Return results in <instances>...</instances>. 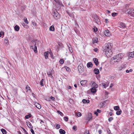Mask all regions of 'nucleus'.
I'll use <instances>...</instances> for the list:
<instances>
[{"label": "nucleus", "instance_id": "5701e85b", "mask_svg": "<svg viewBox=\"0 0 134 134\" xmlns=\"http://www.w3.org/2000/svg\"><path fill=\"white\" fill-rule=\"evenodd\" d=\"M92 85L93 86V87L94 88H97L98 87V85L97 84L96 82H93L92 84Z\"/></svg>", "mask_w": 134, "mask_h": 134}, {"label": "nucleus", "instance_id": "cd10ccee", "mask_svg": "<svg viewBox=\"0 0 134 134\" xmlns=\"http://www.w3.org/2000/svg\"><path fill=\"white\" fill-rule=\"evenodd\" d=\"M1 131L3 134H7L6 131L4 129H2Z\"/></svg>", "mask_w": 134, "mask_h": 134}, {"label": "nucleus", "instance_id": "f257e3e1", "mask_svg": "<svg viewBox=\"0 0 134 134\" xmlns=\"http://www.w3.org/2000/svg\"><path fill=\"white\" fill-rule=\"evenodd\" d=\"M112 48L111 44L109 43L105 44L104 46L103 47V51L107 57H111L112 54L111 50Z\"/></svg>", "mask_w": 134, "mask_h": 134}, {"label": "nucleus", "instance_id": "39448f33", "mask_svg": "<svg viewBox=\"0 0 134 134\" xmlns=\"http://www.w3.org/2000/svg\"><path fill=\"white\" fill-rule=\"evenodd\" d=\"M94 21L98 24H99L100 19H99L97 15L96 14L93 15L92 16Z\"/></svg>", "mask_w": 134, "mask_h": 134}, {"label": "nucleus", "instance_id": "3c124183", "mask_svg": "<svg viewBox=\"0 0 134 134\" xmlns=\"http://www.w3.org/2000/svg\"><path fill=\"white\" fill-rule=\"evenodd\" d=\"M113 119V118L112 117H111L109 118L108 119V121H111Z\"/></svg>", "mask_w": 134, "mask_h": 134}, {"label": "nucleus", "instance_id": "7c9ffc66", "mask_svg": "<svg viewBox=\"0 0 134 134\" xmlns=\"http://www.w3.org/2000/svg\"><path fill=\"white\" fill-rule=\"evenodd\" d=\"M57 113L59 114H60V115L61 116H64V114H63V113L62 112H61V111H60L59 110H58L57 111Z\"/></svg>", "mask_w": 134, "mask_h": 134}, {"label": "nucleus", "instance_id": "a18cd8bd", "mask_svg": "<svg viewBox=\"0 0 134 134\" xmlns=\"http://www.w3.org/2000/svg\"><path fill=\"white\" fill-rule=\"evenodd\" d=\"M21 9L22 11H23L24 9H25V7L24 6H22L21 8Z\"/></svg>", "mask_w": 134, "mask_h": 134}, {"label": "nucleus", "instance_id": "1a4fd4ad", "mask_svg": "<svg viewBox=\"0 0 134 134\" xmlns=\"http://www.w3.org/2000/svg\"><path fill=\"white\" fill-rule=\"evenodd\" d=\"M118 25V26L120 28H124L126 27L125 24L121 22L119 23Z\"/></svg>", "mask_w": 134, "mask_h": 134}, {"label": "nucleus", "instance_id": "c756f323", "mask_svg": "<svg viewBox=\"0 0 134 134\" xmlns=\"http://www.w3.org/2000/svg\"><path fill=\"white\" fill-rule=\"evenodd\" d=\"M98 42V39L97 38L96 39H95L94 40L93 39V43H97Z\"/></svg>", "mask_w": 134, "mask_h": 134}, {"label": "nucleus", "instance_id": "6ab92c4d", "mask_svg": "<svg viewBox=\"0 0 134 134\" xmlns=\"http://www.w3.org/2000/svg\"><path fill=\"white\" fill-rule=\"evenodd\" d=\"M129 57H131L133 58L134 57V51L132 52H130L129 53Z\"/></svg>", "mask_w": 134, "mask_h": 134}, {"label": "nucleus", "instance_id": "ea45409f", "mask_svg": "<svg viewBox=\"0 0 134 134\" xmlns=\"http://www.w3.org/2000/svg\"><path fill=\"white\" fill-rule=\"evenodd\" d=\"M58 45L59 47L61 48H62L63 47V44L60 43H58Z\"/></svg>", "mask_w": 134, "mask_h": 134}, {"label": "nucleus", "instance_id": "8fccbe9b", "mask_svg": "<svg viewBox=\"0 0 134 134\" xmlns=\"http://www.w3.org/2000/svg\"><path fill=\"white\" fill-rule=\"evenodd\" d=\"M89 132L88 131L86 130L85 131L84 134H89Z\"/></svg>", "mask_w": 134, "mask_h": 134}, {"label": "nucleus", "instance_id": "4be33fe9", "mask_svg": "<svg viewBox=\"0 0 134 134\" xmlns=\"http://www.w3.org/2000/svg\"><path fill=\"white\" fill-rule=\"evenodd\" d=\"M82 102L84 103H88L90 102V100H86L85 99H83Z\"/></svg>", "mask_w": 134, "mask_h": 134}, {"label": "nucleus", "instance_id": "a878e982", "mask_svg": "<svg viewBox=\"0 0 134 134\" xmlns=\"http://www.w3.org/2000/svg\"><path fill=\"white\" fill-rule=\"evenodd\" d=\"M32 116V115L30 114H29V115H26L25 116V118L26 119H28L29 118L31 117Z\"/></svg>", "mask_w": 134, "mask_h": 134}, {"label": "nucleus", "instance_id": "603ef678", "mask_svg": "<svg viewBox=\"0 0 134 134\" xmlns=\"http://www.w3.org/2000/svg\"><path fill=\"white\" fill-rule=\"evenodd\" d=\"M65 68H66V71H69L70 70V69L68 67H67L66 66L65 67Z\"/></svg>", "mask_w": 134, "mask_h": 134}, {"label": "nucleus", "instance_id": "0eeeda50", "mask_svg": "<svg viewBox=\"0 0 134 134\" xmlns=\"http://www.w3.org/2000/svg\"><path fill=\"white\" fill-rule=\"evenodd\" d=\"M53 15L54 18L55 19H57L60 18L59 14L57 11L53 12Z\"/></svg>", "mask_w": 134, "mask_h": 134}, {"label": "nucleus", "instance_id": "aec40b11", "mask_svg": "<svg viewBox=\"0 0 134 134\" xmlns=\"http://www.w3.org/2000/svg\"><path fill=\"white\" fill-rule=\"evenodd\" d=\"M15 30L17 31H18L20 29L19 27L17 25H16L14 27Z\"/></svg>", "mask_w": 134, "mask_h": 134}, {"label": "nucleus", "instance_id": "4d7b16f0", "mask_svg": "<svg viewBox=\"0 0 134 134\" xmlns=\"http://www.w3.org/2000/svg\"><path fill=\"white\" fill-rule=\"evenodd\" d=\"M93 30L94 31V32L97 31V28H96V29L95 28H93Z\"/></svg>", "mask_w": 134, "mask_h": 134}, {"label": "nucleus", "instance_id": "ddd939ff", "mask_svg": "<svg viewBox=\"0 0 134 134\" xmlns=\"http://www.w3.org/2000/svg\"><path fill=\"white\" fill-rule=\"evenodd\" d=\"M93 60L96 65L98 66L99 64L98 59L97 58H94L93 59Z\"/></svg>", "mask_w": 134, "mask_h": 134}, {"label": "nucleus", "instance_id": "6e6d98bb", "mask_svg": "<svg viewBox=\"0 0 134 134\" xmlns=\"http://www.w3.org/2000/svg\"><path fill=\"white\" fill-rule=\"evenodd\" d=\"M0 34L1 35H2L4 34V32L3 31H1L0 32Z\"/></svg>", "mask_w": 134, "mask_h": 134}, {"label": "nucleus", "instance_id": "6e6552de", "mask_svg": "<svg viewBox=\"0 0 134 134\" xmlns=\"http://www.w3.org/2000/svg\"><path fill=\"white\" fill-rule=\"evenodd\" d=\"M129 132V129L127 128L124 129L121 132V134H128Z\"/></svg>", "mask_w": 134, "mask_h": 134}, {"label": "nucleus", "instance_id": "2eb2a0df", "mask_svg": "<svg viewBox=\"0 0 134 134\" xmlns=\"http://www.w3.org/2000/svg\"><path fill=\"white\" fill-rule=\"evenodd\" d=\"M35 106L39 109H40L41 108V105L38 103L36 102L35 104Z\"/></svg>", "mask_w": 134, "mask_h": 134}, {"label": "nucleus", "instance_id": "bb28decb", "mask_svg": "<svg viewBox=\"0 0 134 134\" xmlns=\"http://www.w3.org/2000/svg\"><path fill=\"white\" fill-rule=\"evenodd\" d=\"M91 91L92 93H95L96 92V89L95 88L93 87L91 89Z\"/></svg>", "mask_w": 134, "mask_h": 134}, {"label": "nucleus", "instance_id": "393cba45", "mask_svg": "<svg viewBox=\"0 0 134 134\" xmlns=\"http://www.w3.org/2000/svg\"><path fill=\"white\" fill-rule=\"evenodd\" d=\"M121 110L120 109H119V110H118L116 112V114L118 115H119L121 114Z\"/></svg>", "mask_w": 134, "mask_h": 134}, {"label": "nucleus", "instance_id": "dca6fc26", "mask_svg": "<svg viewBox=\"0 0 134 134\" xmlns=\"http://www.w3.org/2000/svg\"><path fill=\"white\" fill-rule=\"evenodd\" d=\"M49 53L48 52H45L44 53V55L46 59H47L48 58V55Z\"/></svg>", "mask_w": 134, "mask_h": 134}, {"label": "nucleus", "instance_id": "0e129e2a", "mask_svg": "<svg viewBox=\"0 0 134 134\" xmlns=\"http://www.w3.org/2000/svg\"><path fill=\"white\" fill-rule=\"evenodd\" d=\"M107 101V100H106L105 101H104L102 103V105H104V103L106 102V101Z\"/></svg>", "mask_w": 134, "mask_h": 134}, {"label": "nucleus", "instance_id": "37998d69", "mask_svg": "<svg viewBox=\"0 0 134 134\" xmlns=\"http://www.w3.org/2000/svg\"><path fill=\"white\" fill-rule=\"evenodd\" d=\"M58 4L64 7V5H63V4L60 1L59 3H58Z\"/></svg>", "mask_w": 134, "mask_h": 134}, {"label": "nucleus", "instance_id": "412c9836", "mask_svg": "<svg viewBox=\"0 0 134 134\" xmlns=\"http://www.w3.org/2000/svg\"><path fill=\"white\" fill-rule=\"evenodd\" d=\"M93 64L91 62H88L87 64V66L88 68L92 67Z\"/></svg>", "mask_w": 134, "mask_h": 134}, {"label": "nucleus", "instance_id": "bf43d9fd", "mask_svg": "<svg viewBox=\"0 0 134 134\" xmlns=\"http://www.w3.org/2000/svg\"><path fill=\"white\" fill-rule=\"evenodd\" d=\"M54 0L56 3H58L60 1V0Z\"/></svg>", "mask_w": 134, "mask_h": 134}, {"label": "nucleus", "instance_id": "052dcab7", "mask_svg": "<svg viewBox=\"0 0 134 134\" xmlns=\"http://www.w3.org/2000/svg\"><path fill=\"white\" fill-rule=\"evenodd\" d=\"M98 50V49L97 48H95L94 49V51L96 52H97Z\"/></svg>", "mask_w": 134, "mask_h": 134}, {"label": "nucleus", "instance_id": "f03ea898", "mask_svg": "<svg viewBox=\"0 0 134 134\" xmlns=\"http://www.w3.org/2000/svg\"><path fill=\"white\" fill-rule=\"evenodd\" d=\"M37 41V40H32L31 41V43H32V45L30 46L31 48L33 49L34 52L36 53L37 52V47L36 46L37 43L36 41Z\"/></svg>", "mask_w": 134, "mask_h": 134}, {"label": "nucleus", "instance_id": "c9c22d12", "mask_svg": "<svg viewBox=\"0 0 134 134\" xmlns=\"http://www.w3.org/2000/svg\"><path fill=\"white\" fill-rule=\"evenodd\" d=\"M118 14L117 13H113L112 14V15L113 17H115Z\"/></svg>", "mask_w": 134, "mask_h": 134}, {"label": "nucleus", "instance_id": "09e8293b", "mask_svg": "<svg viewBox=\"0 0 134 134\" xmlns=\"http://www.w3.org/2000/svg\"><path fill=\"white\" fill-rule=\"evenodd\" d=\"M114 60V63L116 62H118L120 61L119 60H118V59H115L113 60H113Z\"/></svg>", "mask_w": 134, "mask_h": 134}, {"label": "nucleus", "instance_id": "a19ab883", "mask_svg": "<svg viewBox=\"0 0 134 134\" xmlns=\"http://www.w3.org/2000/svg\"><path fill=\"white\" fill-rule=\"evenodd\" d=\"M50 57L52 58H53V59L54 58V57H53V54L52 52L50 53Z\"/></svg>", "mask_w": 134, "mask_h": 134}, {"label": "nucleus", "instance_id": "4468645a", "mask_svg": "<svg viewBox=\"0 0 134 134\" xmlns=\"http://www.w3.org/2000/svg\"><path fill=\"white\" fill-rule=\"evenodd\" d=\"M87 82V81L86 80H82L80 81V83L82 86H85Z\"/></svg>", "mask_w": 134, "mask_h": 134}, {"label": "nucleus", "instance_id": "f3484780", "mask_svg": "<svg viewBox=\"0 0 134 134\" xmlns=\"http://www.w3.org/2000/svg\"><path fill=\"white\" fill-rule=\"evenodd\" d=\"M94 72L97 75L99 73V71L98 69L95 68L94 70Z\"/></svg>", "mask_w": 134, "mask_h": 134}, {"label": "nucleus", "instance_id": "2f4dec72", "mask_svg": "<svg viewBox=\"0 0 134 134\" xmlns=\"http://www.w3.org/2000/svg\"><path fill=\"white\" fill-rule=\"evenodd\" d=\"M8 38L7 37H6L5 38V39H4V42H5L6 43H8Z\"/></svg>", "mask_w": 134, "mask_h": 134}, {"label": "nucleus", "instance_id": "473e14b6", "mask_svg": "<svg viewBox=\"0 0 134 134\" xmlns=\"http://www.w3.org/2000/svg\"><path fill=\"white\" fill-rule=\"evenodd\" d=\"M106 131H107V134H110L111 133L110 131L108 128H107Z\"/></svg>", "mask_w": 134, "mask_h": 134}, {"label": "nucleus", "instance_id": "f8f14e48", "mask_svg": "<svg viewBox=\"0 0 134 134\" xmlns=\"http://www.w3.org/2000/svg\"><path fill=\"white\" fill-rule=\"evenodd\" d=\"M104 35L106 36H110L111 35L109 31L108 30H107L105 31H104Z\"/></svg>", "mask_w": 134, "mask_h": 134}, {"label": "nucleus", "instance_id": "b1692460", "mask_svg": "<svg viewBox=\"0 0 134 134\" xmlns=\"http://www.w3.org/2000/svg\"><path fill=\"white\" fill-rule=\"evenodd\" d=\"M54 27L53 26H51L49 27V30L51 31H54Z\"/></svg>", "mask_w": 134, "mask_h": 134}, {"label": "nucleus", "instance_id": "9d476101", "mask_svg": "<svg viewBox=\"0 0 134 134\" xmlns=\"http://www.w3.org/2000/svg\"><path fill=\"white\" fill-rule=\"evenodd\" d=\"M87 120H88V121H90L92 120V115L91 113H89L88 114V115L87 117Z\"/></svg>", "mask_w": 134, "mask_h": 134}, {"label": "nucleus", "instance_id": "e433bc0d", "mask_svg": "<svg viewBox=\"0 0 134 134\" xmlns=\"http://www.w3.org/2000/svg\"><path fill=\"white\" fill-rule=\"evenodd\" d=\"M24 22L27 24H28L29 23L28 21L27 20V19L26 18H24Z\"/></svg>", "mask_w": 134, "mask_h": 134}, {"label": "nucleus", "instance_id": "de8ad7c7", "mask_svg": "<svg viewBox=\"0 0 134 134\" xmlns=\"http://www.w3.org/2000/svg\"><path fill=\"white\" fill-rule=\"evenodd\" d=\"M72 128L74 131H76L77 130V126H73Z\"/></svg>", "mask_w": 134, "mask_h": 134}, {"label": "nucleus", "instance_id": "79ce46f5", "mask_svg": "<svg viewBox=\"0 0 134 134\" xmlns=\"http://www.w3.org/2000/svg\"><path fill=\"white\" fill-rule=\"evenodd\" d=\"M64 119L66 121H67L68 120V118L67 117L65 116L64 117Z\"/></svg>", "mask_w": 134, "mask_h": 134}, {"label": "nucleus", "instance_id": "338daca9", "mask_svg": "<svg viewBox=\"0 0 134 134\" xmlns=\"http://www.w3.org/2000/svg\"><path fill=\"white\" fill-rule=\"evenodd\" d=\"M94 114H95L97 116L98 115V113L97 111H95L94 112Z\"/></svg>", "mask_w": 134, "mask_h": 134}, {"label": "nucleus", "instance_id": "5fc2aeb1", "mask_svg": "<svg viewBox=\"0 0 134 134\" xmlns=\"http://www.w3.org/2000/svg\"><path fill=\"white\" fill-rule=\"evenodd\" d=\"M102 85L105 88H106L107 87V86H106V85L104 83H102Z\"/></svg>", "mask_w": 134, "mask_h": 134}, {"label": "nucleus", "instance_id": "423d86ee", "mask_svg": "<svg viewBox=\"0 0 134 134\" xmlns=\"http://www.w3.org/2000/svg\"><path fill=\"white\" fill-rule=\"evenodd\" d=\"M78 69L79 72L81 73H82L84 71V68L82 65H79L77 67Z\"/></svg>", "mask_w": 134, "mask_h": 134}, {"label": "nucleus", "instance_id": "20e7f679", "mask_svg": "<svg viewBox=\"0 0 134 134\" xmlns=\"http://www.w3.org/2000/svg\"><path fill=\"white\" fill-rule=\"evenodd\" d=\"M123 56V55L122 54H119L116 55V56H115V57H114L112 58H111V60H113H113H114L116 59H118V60L120 61L122 58Z\"/></svg>", "mask_w": 134, "mask_h": 134}, {"label": "nucleus", "instance_id": "72a5a7b5", "mask_svg": "<svg viewBox=\"0 0 134 134\" xmlns=\"http://www.w3.org/2000/svg\"><path fill=\"white\" fill-rule=\"evenodd\" d=\"M71 17H73V14H72V13H70L69 12H66Z\"/></svg>", "mask_w": 134, "mask_h": 134}, {"label": "nucleus", "instance_id": "c85d7f7f", "mask_svg": "<svg viewBox=\"0 0 134 134\" xmlns=\"http://www.w3.org/2000/svg\"><path fill=\"white\" fill-rule=\"evenodd\" d=\"M119 107L118 106H115L114 108V109L116 110H119Z\"/></svg>", "mask_w": 134, "mask_h": 134}, {"label": "nucleus", "instance_id": "680f3d73", "mask_svg": "<svg viewBox=\"0 0 134 134\" xmlns=\"http://www.w3.org/2000/svg\"><path fill=\"white\" fill-rule=\"evenodd\" d=\"M51 98L52 100H54L55 99V98L52 96L51 97Z\"/></svg>", "mask_w": 134, "mask_h": 134}, {"label": "nucleus", "instance_id": "69168bd1", "mask_svg": "<svg viewBox=\"0 0 134 134\" xmlns=\"http://www.w3.org/2000/svg\"><path fill=\"white\" fill-rule=\"evenodd\" d=\"M26 123H27V126H28V124H29V125H30H30H31V123L29 122H27Z\"/></svg>", "mask_w": 134, "mask_h": 134}, {"label": "nucleus", "instance_id": "4c0bfd02", "mask_svg": "<svg viewBox=\"0 0 134 134\" xmlns=\"http://www.w3.org/2000/svg\"><path fill=\"white\" fill-rule=\"evenodd\" d=\"M59 63L61 64H63L64 63V61L63 59H60L59 60Z\"/></svg>", "mask_w": 134, "mask_h": 134}, {"label": "nucleus", "instance_id": "e2e57ef3", "mask_svg": "<svg viewBox=\"0 0 134 134\" xmlns=\"http://www.w3.org/2000/svg\"><path fill=\"white\" fill-rule=\"evenodd\" d=\"M97 113L98 112L99 113H100L101 112V111L100 110H99L98 109H97Z\"/></svg>", "mask_w": 134, "mask_h": 134}, {"label": "nucleus", "instance_id": "9b49d317", "mask_svg": "<svg viewBox=\"0 0 134 134\" xmlns=\"http://www.w3.org/2000/svg\"><path fill=\"white\" fill-rule=\"evenodd\" d=\"M52 70L53 69H52V70H51L50 71H49L47 72V74L48 76L51 78L53 77V76L52 75V74L53 73V72Z\"/></svg>", "mask_w": 134, "mask_h": 134}, {"label": "nucleus", "instance_id": "774afa93", "mask_svg": "<svg viewBox=\"0 0 134 134\" xmlns=\"http://www.w3.org/2000/svg\"><path fill=\"white\" fill-rule=\"evenodd\" d=\"M98 132L99 134H101L102 133V131L101 130H99L98 131Z\"/></svg>", "mask_w": 134, "mask_h": 134}, {"label": "nucleus", "instance_id": "864d4df0", "mask_svg": "<svg viewBox=\"0 0 134 134\" xmlns=\"http://www.w3.org/2000/svg\"><path fill=\"white\" fill-rule=\"evenodd\" d=\"M30 130L31 132L32 133V134H35L34 131V130H33V129H31Z\"/></svg>", "mask_w": 134, "mask_h": 134}, {"label": "nucleus", "instance_id": "a211bd4d", "mask_svg": "<svg viewBox=\"0 0 134 134\" xmlns=\"http://www.w3.org/2000/svg\"><path fill=\"white\" fill-rule=\"evenodd\" d=\"M59 132L60 134H65V131L62 129L59 130Z\"/></svg>", "mask_w": 134, "mask_h": 134}, {"label": "nucleus", "instance_id": "c03bdc74", "mask_svg": "<svg viewBox=\"0 0 134 134\" xmlns=\"http://www.w3.org/2000/svg\"><path fill=\"white\" fill-rule=\"evenodd\" d=\"M81 115V114L80 112H79L77 114V116H80Z\"/></svg>", "mask_w": 134, "mask_h": 134}, {"label": "nucleus", "instance_id": "58836bf2", "mask_svg": "<svg viewBox=\"0 0 134 134\" xmlns=\"http://www.w3.org/2000/svg\"><path fill=\"white\" fill-rule=\"evenodd\" d=\"M68 47H69V50L70 51L71 53L73 51L72 50V49L69 46H68Z\"/></svg>", "mask_w": 134, "mask_h": 134}, {"label": "nucleus", "instance_id": "f704fd0d", "mask_svg": "<svg viewBox=\"0 0 134 134\" xmlns=\"http://www.w3.org/2000/svg\"><path fill=\"white\" fill-rule=\"evenodd\" d=\"M43 79H42L41 80L40 82V84L42 86H43L44 85V84L43 83Z\"/></svg>", "mask_w": 134, "mask_h": 134}, {"label": "nucleus", "instance_id": "7ed1b4c3", "mask_svg": "<svg viewBox=\"0 0 134 134\" xmlns=\"http://www.w3.org/2000/svg\"><path fill=\"white\" fill-rule=\"evenodd\" d=\"M134 10L132 8H129L125 11V13L128 14L131 16H134Z\"/></svg>", "mask_w": 134, "mask_h": 134}, {"label": "nucleus", "instance_id": "49530a36", "mask_svg": "<svg viewBox=\"0 0 134 134\" xmlns=\"http://www.w3.org/2000/svg\"><path fill=\"white\" fill-rule=\"evenodd\" d=\"M32 24L35 26H36L37 25L36 23L35 22L32 21Z\"/></svg>", "mask_w": 134, "mask_h": 134}, {"label": "nucleus", "instance_id": "13d9d810", "mask_svg": "<svg viewBox=\"0 0 134 134\" xmlns=\"http://www.w3.org/2000/svg\"><path fill=\"white\" fill-rule=\"evenodd\" d=\"M30 87H29L28 86H26V90H27V91L28 90H30Z\"/></svg>", "mask_w": 134, "mask_h": 134}]
</instances>
